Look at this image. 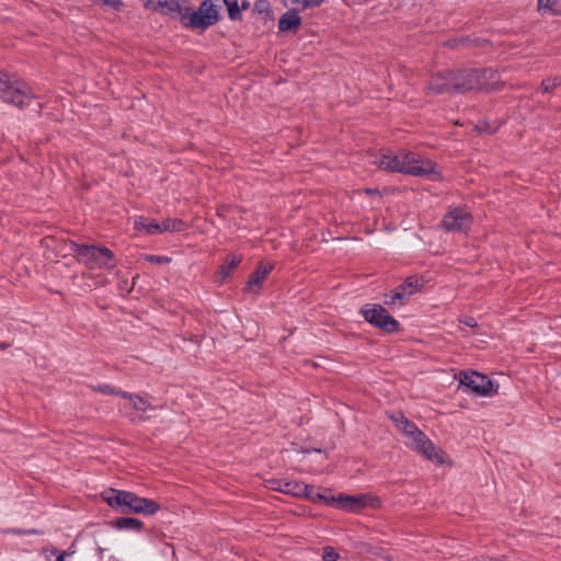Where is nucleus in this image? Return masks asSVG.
I'll list each match as a JSON object with an SVG mask.
<instances>
[{"mask_svg": "<svg viewBox=\"0 0 561 561\" xmlns=\"http://www.w3.org/2000/svg\"><path fill=\"white\" fill-rule=\"evenodd\" d=\"M373 163L385 171L400 172L431 180L440 178V171L436 163L412 151L401 150L397 154L382 153L376 157Z\"/></svg>", "mask_w": 561, "mask_h": 561, "instance_id": "obj_1", "label": "nucleus"}, {"mask_svg": "<svg viewBox=\"0 0 561 561\" xmlns=\"http://www.w3.org/2000/svg\"><path fill=\"white\" fill-rule=\"evenodd\" d=\"M102 497L112 508L125 514L137 513L149 516L160 510L158 502L128 491L108 489L102 493Z\"/></svg>", "mask_w": 561, "mask_h": 561, "instance_id": "obj_2", "label": "nucleus"}, {"mask_svg": "<svg viewBox=\"0 0 561 561\" xmlns=\"http://www.w3.org/2000/svg\"><path fill=\"white\" fill-rule=\"evenodd\" d=\"M391 420L396 424L397 428L410 439V446L415 451L438 465L445 463V453L435 447L428 437L414 423L409 421L401 413L391 415Z\"/></svg>", "mask_w": 561, "mask_h": 561, "instance_id": "obj_3", "label": "nucleus"}, {"mask_svg": "<svg viewBox=\"0 0 561 561\" xmlns=\"http://www.w3.org/2000/svg\"><path fill=\"white\" fill-rule=\"evenodd\" d=\"M456 92H466L473 89L494 90L496 89V73L491 69L484 70H459L456 71Z\"/></svg>", "mask_w": 561, "mask_h": 561, "instance_id": "obj_4", "label": "nucleus"}, {"mask_svg": "<svg viewBox=\"0 0 561 561\" xmlns=\"http://www.w3.org/2000/svg\"><path fill=\"white\" fill-rule=\"evenodd\" d=\"M218 18L217 4L214 0H205L196 11L184 5L180 21L187 27L205 30L216 24Z\"/></svg>", "mask_w": 561, "mask_h": 561, "instance_id": "obj_5", "label": "nucleus"}, {"mask_svg": "<svg viewBox=\"0 0 561 561\" xmlns=\"http://www.w3.org/2000/svg\"><path fill=\"white\" fill-rule=\"evenodd\" d=\"M72 250L76 252L80 262L88 268H113L114 253L105 247H95L89 244H72Z\"/></svg>", "mask_w": 561, "mask_h": 561, "instance_id": "obj_6", "label": "nucleus"}, {"mask_svg": "<svg viewBox=\"0 0 561 561\" xmlns=\"http://www.w3.org/2000/svg\"><path fill=\"white\" fill-rule=\"evenodd\" d=\"M0 99L22 108L31 103L33 95L25 84L12 82L8 75L0 71Z\"/></svg>", "mask_w": 561, "mask_h": 561, "instance_id": "obj_7", "label": "nucleus"}, {"mask_svg": "<svg viewBox=\"0 0 561 561\" xmlns=\"http://www.w3.org/2000/svg\"><path fill=\"white\" fill-rule=\"evenodd\" d=\"M362 313L366 321L386 332H394L399 328L398 321L380 305H367Z\"/></svg>", "mask_w": 561, "mask_h": 561, "instance_id": "obj_8", "label": "nucleus"}, {"mask_svg": "<svg viewBox=\"0 0 561 561\" xmlns=\"http://www.w3.org/2000/svg\"><path fill=\"white\" fill-rule=\"evenodd\" d=\"M295 4L294 9L283 13V32L296 33L301 25L300 10L313 9L319 7L324 0H289Z\"/></svg>", "mask_w": 561, "mask_h": 561, "instance_id": "obj_9", "label": "nucleus"}, {"mask_svg": "<svg viewBox=\"0 0 561 561\" xmlns=\"http://www.w3.org/2000/svg\"><path fill=\"white\" fill-rule=\"evenodd\" d=\"M472 217L465 207L450 208L442 220V227L446 231L463 232L471 226Z\"/></svg>", "mask_w": 561, "mask_h": 561, "instance_id": "obj_10", "label": "nucleus"}, {"mask_svg": "<svg viewBox=\"0 0 561 561\" xmlns=\"http://www.w3.org/2000/svg\"><path fill=\"white\" fill-rule=\"evenodd\" d=\"M460 385L479 396H489L493 392L492 381L477 371L461 373Z\"/></svg>", "mask_w": 561, "mask_h": 561, "instance_id": "obj_11", "label": "nucleus"}, {"mask_svg": "<svg viewBox=\"0 0 561 561\" xmlns=\"http://www.w3.org/2000/svg\"><path fill=\"white\" fill-rule=\"evenodd\" d=\"M423 283L415 277H408L399 287H397L390 294L385 295V304L386 305H394L399 302L400 305L405 304L410 297L419 291Z\"/></svg>", "mask_w": 561, "mask_h": 561, "instance_id": "obj_12", "label": "nucleus"}, {"mask_svg": "<svg viewBox=\"0 0 561 561\" xmlns=\"http://www.w3.org/2000/svg\"><path fill=\"white\" fill-rule=\"evenodd\" d=\"M328 501L334 503L333 506L337 508L356 513L366 507L371 502V499L368 495L362 494L331 496Z\"/></svg>", "mask_w": 561, "mask_h": 561, "instance_id": "obj_13", "label": "nucleus"}, {"mask_svg": "<svg viewBox=\"0 0 561 561\" xmlns=\"http://www.w3.org/2000/svg\"><path fill=\"white\" fill-rule=\"evenodd\" d=\"M456 79H458L456 71L437 73L432 77L428 83V90L434 93L456 92V87H454Z\"/></svg>", "mask_w": 561, "mask_h": 561, "instance_id": "obj_14", "label": "nucleus"}, {"mask_svg": "<svg viewBox=\"0 0 561 561\" xmlns=\"http://www.w3.org/2000/svg\"><path fill=\"white\" fill-rule=\"evenodd\" d=\"M146 9L164 14H176L181 20L184 5L180 0H144Z\"/></svg>", "mask_w": 561, "mask_h": 561, "instance_id": "obj_15", "label": "nucleus"}, {"mask_svg": "<svg viewBox=\"0 0 561 561\" xmlns=\"http://www.w3.org/2000/svg\"><path fill=\"white\" fill-rule=\"evenodd\" d=\"M273 266L270 263L261 262L255 271L250 275L244 290L251 294H257L265 282Z\"/></svg>", "mask_w": 561, "mask_h": 561, "instance_id": "obj_16", "label": "nucleus"}, {"mask_svg": "<svg viewBox=\"0 0 561 561\" xmlns=\"http://www.w3.org/2000/svg\"><path fill=\"white\" fill-rule=\"evenodd\" d=\"M122 398L128 400L131 408L139 412L145 413L153 409L152 404L147 399L138 394L124 391L122 392Z\"/></svg>", "mask_w": 561, "mask_h": 561, "instance_id": "obj_17", "label": "nucleus"}, {"mask_svg": "<svg viewBox=\"0 0 561 561\" xmlns=\"http://www.w3.org/2000/svg\"><path fill=\"white\" fill-rule=\"evenodd\" d=\"M134 228L139 232H145L147 234H160V228L158 222L149 221L145 217H138L134 221Z\"/></svg>", "mask_w": 561, "mask_h": 561, "instance_id": "obj_18", "label": "nucleus"}, {"mask_svg": "<svg viewBox=\"0 0 561 561\" xmlns=\"http://www.w3.org/2000/svg\"><path fill=\"white\" fill-rule=\"evenodd\" d=\"M308 485L302 482L291 481L283 484V494H290L294 496L306 495Z\"/></svg>", "mask_w": 561, "mask_h": 561, "instance_id": "obj_19", "label": "nucleus"}, {"mask_svg": "<svg viewBox=\"0 0 561 561\" xmlns=\"http://www.w3.org/2000/svg\"><path fill=\"white\" fill-rule=\"evenodd\" d=\"M115 525L118 529L140 530L142 527V522L134 517H122L116 519Z\"/></svg>", "mask_w": 561, "mask_h": 561, "instance_id": "obj_20", "label": "nucleus"}, {"mask_svg": "<svg viewBox=\"0 0 561 561\" xmlns=\"http://www.w3.org/2000/svg\"><path fill=\"white\" fill-rule=\"evenodd\" d=\"M160 233L164 231H182L184 229V222L180 219L168 218L161 224L158 222Z\"/></svg>", "mask_w": 561, "mask_h": 561, "instance_id": "obj_21", "label": "nucleus"}, {"mask_svg": "<svg viewBox=\"0 0 561 561\" xmlns=\"http://www.w3.org/2000/svg\"><path fill=\"white\" fill-rule=\"evenodd\" d=\"M239 263V257H237L236 255H229L220 268V274L222 275V278L227 277Z\"/></svg>", "mask_w": 561, "mask_h": 561, "instance_id": "obj_22", "label": "nucleus"}, {"mask_svg": "<svg viewBox=\"0 0 561 561\" xmlns=\"http://www.w3.org/2000/svg\"><path fill=\"white\" fill-rule=\"evenodd\" d=\"M306 496L309 497L313 502H321V503L332 505V506L334 504V503L328 501V500H330L331 496L322 495L319 491H316L312 488H310V489L308 488Z\"/></svg>", "mask_w": 561, "mask_h": 561, "instance_id": "obj_23", "label": "nucleus"}, {"mask_svg": "<svg viewBox=\"0 0 561 561\" xmlns=\"http://www.w3.org/2000/svg\"><path fill=\"white\" fill-rule=\"evenodd\" d=\"M239 0H224L229 18L231 20H238L240 18V8H239Z\"/></svg>", "mask_w": 561, "mask_h": 561, "instance_id": "obj_24", "label": "nucleus"}, {"mask_svg": "<svg viewBox=\"0 0 561 561\" xmlns=\"http://www.w3.org/2000/svg\"><path fill=\"white\" fill-rule=\"evenodd\" d=\"M561 80L556 78H548L541 82V90L542 92L547 93L552 91L554 88H557L560 84Z\"/></svg>", "mask_w": 561, "mask_h": 561, "instance_id": "obj_25", "label": "nucleus"}, {"mask_svg": "<svg viewBox=\"0 0 561 561\" xmlns=\"http://www.w3.org/2000/svg\"><path fill=\"white\" fill-rule=\"evenodd\" d=\"M339 552L332 547H324L322 552L323 561H336L339 559Z\"/></svg>", "mask_w": 561, "mask_h": 561, "instance_id": "obj_26", "label": "nucleus"}, {"mask_svg": "<svg viewBox=\"0 0 561 561\" xmlns=\"http://www.w3.org/2000/svg\"><path fill=\"white\" fill-rule=\"evenodd\" d=\"M93 390L99 391L104 394H116V396H121V397H122V392H123L121 390H116L115 388H113L112 386L106 385V383L93 387Z\"/></svg>", "mask_w": 561, "mask_h": 561, "instance_id": "obj_27", "label": "nucleus"}, {"mask_svg": "<svg viewBox=\"0 0 561 561\" xmlns=\"http://www.w3.org/2000/svg\"><path fill=\"white\" fill-rule=\"evenodd\" d=\"M144 259L150 263L165 264L170 262V257L160 255H145Z\"/></svg>", "mask_w": 561, "mask_h": 561, "instance_id": "obj_28", "label": "nucleus"}, {"mask_svg": "<svg viewBox=\"0 0 561 561\" xmlns=\"http://www.w3.org/2000/svg\"><path fill=\"white\" fill-rule=\"evenodd\" d=\"M254 10L259 13H268L270 2L267 0H257L254 4Z\"/></svg>", "mask_w": 561, "mask_h": 561, "instance_id": "obj_29", "label": "nucleus"}, {"mask_svg": "<svg viewBox=\"0 0 561 561\" xmlns=\"http://www.w3.org/2000/svg\"><path fill=\"white\" fill-rule=\"evenodd\" d=\"M554 4V0H538L539 9H550Z\"/></svg>", "mask_w": 561, "mask_h": 561, "instance_id": "obj_30", "label": "nucleus"}, {"mask_svg": "<svg viewBox=\"0 0 561 561\" xmlns=\"http://www.w3.org/2000/svg\"><path fill=\"white\" fill-rule=\"evenodd\" d=\"M51 553L57 554V558L55 561H65V557L67 556L66 551L58 553V551L56 549H51Z\"/></svg>", "mask_w": 561, "mask_h": 561, "instance_id": "obj_31", "label": "nucleus"}, {"mask_svg": "<svg viewBox=\"0 0 561 561\" xmlns=\"http://www.w3.org/2000/svg\"><path fill=\"white\" fill-rule=\"evenodd\" d=\"M16 533H18V534H23V535L39 534V531H38V530H36V529H31V530H18Z\"/></svg>", "mask_w": 561, "mask_h": 561, "instance_id": "obj_32", "label": "nucleus"}, {"mask_svg": "<svg viewBox=\"0 0 561 561\" xmlns=\"http://www.w3.org/2000/svg\"><path fill=\"white\" fill-rule=\"evenodd\" d=\"M463 323H465L466 325H468V327H471V328L476 327V324H477V323H476V321H474V319H472V318H468V319H466V320L463 321Z\"/></svg>", "mask_w": 561, "mask_h": 561, "instance_id": "obj_33", "label": "nucleus"}, {"mask_svg": "<svg viewBox=\"0 0 561 561\" xmlns=\"http://www.w3.org/2000/svg\"><path fill=\"white\" fill-rule=\"evenodd\" d=\"M249 5H250V4H249V2H248V1L242 0L241 5H239V8H240V12H241L242 10H247V9L249 8Z\"/></svg>", "mask_w": 561, "mask_h": 561, "instance_id": "obj_34", "label": "nucleus"}, {"mask_svg": "<svg viewBox=\"0 0 561 561\" xmlns=\"http://www.w3.org/2000/svg\"><path fill=\"white\" fill-rule=\"evenodd\" d=\"M481 561H501L500 559L491 558V557H482Z\"/></svg>", "mask_w": 561, "mask_h": 561, "instance_id": "obj_35", "label": "nucleus"}, {"mask_svg": "<svg viewBox=\"0 0 561 561\" xmlns=\"http://www.w3.org/2000/svg\"><path fill=\"white\" fill-rule=\"evenodd\" d=\"M272 488L276 491L280 490L278 482H275V484Z\"/></svg>", "mask_w": 561, "mask_h": 561, "instance_id": "obj_36", "label": "nucleus"}]
</instances>
